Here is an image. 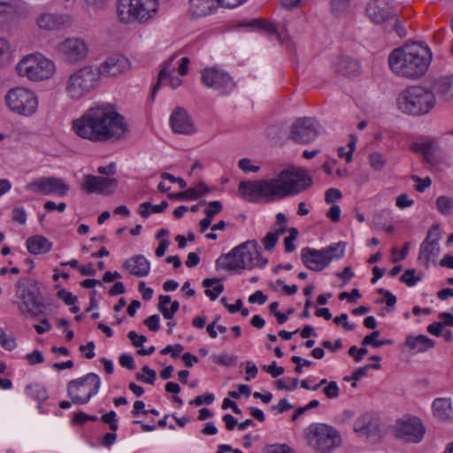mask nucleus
<instances>
[{
    "instance_id": "nucleus-25",
    "label": "nucleus",
    "mask_w": 453,
    "mask_h": 453,
    "mask_svg": "<svg viewBox=\"0 0 453 453\" xmlns=\"http://www.w3.org/2000/svg\"><path fill=\"white\" fill-rule=\"evenodd\" d=\"M123 268L136 277H144L149 274L150 264L142 255H136L123 263Z\"/></svg>"
},
{
    "instance_id": "nucleus-4",
    "label": "nucleus",
    "mask_w": 453,
    "mask_h": 453,
    "mask_svg": "<svg viewBox=\"0 0 453 453\" xmlns=\"http://www.w3.org/2000/svg\"><path fill=\"white\" fill-rule=\"evenodd\" d=\"M267 263L263 258L254 241L247 242L236 248L226 256H222L216 261L217 267L227 270L251 269L255 266H264Z\"/></svg>"
},
{
    "instance_id": "nucleus-49",
    "label": "nucleus",
    "mask_w": 453,
    "mask_h": 453,
    "mask_svg": "<svg viewBox=\"0 0 453 453\" xmlns=\"http://www.w3.org/2000/svg\"><path fill=\"white\" fill-rule=\"evenodd\" d=\"M211 359L213 363L218 365H222L226 366H231L235 364V357L229 356L227 354H222V355H213L211 356Z\"/></svg>"
},
{
    "instance_id": "nucleus-57",
    "label": "nucleus",
    "mask_w": 453,
    "mask_h": 453,
    "mask_svg": "<svg viewBox=\"0 0 453 453\" xmlns=\"http://www.w3.org/2000/svg\"><path fill=\"white\" fill-rule=\"evenodd\" d=\"M57 296L68 305H73L77 300L75 296H73L71 292L66 291L65 289L58 290Z\"/></svg>"
},
{
    "instance_id": "nucleus-45",
    "label": "nucleus",
    "mask_w": 453,
    "mask_h": 453,
    "mask_svg": "<svg viewBox=\"0 0 453 453\" xmlns=\"http://www.w3.org/2000/svg\"><path fill=\"white\" fill-rule=\"evenodd\" d=\"M0 345L2 348L9 351L17 347L15 338L7 335L2 327H0Z\"/></svg>"
},
{
    "instance_id": "nucleus-55",
    "label": "nucleus",
    "mask_w": 453,
    "mask_h": 453,
    "mask_svg": "<svg viewBox=\"0 0 453 453\" xmlns=\"http://www.w3.org/2000/svg\"><path fill=\"white\" fill-rule=\"evenodd\" d=\"M239 168L245 172H252L257 173L259 171L260 167L258 165H254L251 164V160L250 158H242L238 162Z\"/></svg>"
},
{
    "instance_id": "nucleus-5",
    "label": "nucleus",
    "mask_w": 453,
    "mask_h": 453,
    "mask_svg": "<svg viewBox=\"0 0 453 453\" xmlns=\"http://www.w3.org/2000/svg\"><path fill=\"white\" fill-rule=\"evenodd\" d=\"M99 72L91 65L73 71L65 80V92L72 101H79L99 86Z\"/></svg>"
},
{
    "instance_id": "nucleus-50",
    "label": "nucleus",
    "mask_w": 453,
    "mask_h": 453,
    "mask_svg": "<svg viewBox=\"0 0 453 453\" xmlns=\"http://www.w3.org/2000/svg\"><path fill=\"white\" fill-rule=\"evenodd\" d=\"M280 125H273L267 127L266 136L273 143H277L280 140Z\"/></svg>"
},
{
    "instance_id": "nucleus-44",
    "label": "nucleus",
    "mask_w": 453,
    "mask_h": 453,
    "mask_svg": "<svg viewBox=\"0 0 453 453\" xmlns=\"http://www.w3.org/2000/svg\"><path fill=\"white\" fill-rule=\"evenodd\" d=\"M371 167L375 171H381L386 165L384 156L379 152H372L369 156Z\"/></svg>"
},
{
    "instance_id": "nucleus-10",
    "label": "nucleus",
    "mask_w": 453,
    "mask_h": 453,
    "mask_svg": "<svg viewBox=\"0 0 453 453\" xmlns=\"http://www.w3.org/2000/svg\"><path fill=\"white\" fill-rule=\"evenodd\" d=\"M98 375L90 372L82 378L73 380L67 384V395L75 404H85L96 395L100 388Z\"/></svg>"
},
{
    "instance_id": "nucleus-15",
    "label": "nucleus",
    "mask_w": 453,
    "mask_h": 453,
    "mask_svg": "<svg viewBox=\"0 0 453 453\" xmlns=\"http://www.w3.org/2000/svg\"><path fill=\"white\" fill-rule=\"evenodd\" d=\"M201 81L204 86L218 90L222 95H228L235 87V82L226 72L215 67L203 69Z\"/></svg>"
},
{
    "instance_id": "nucleus-56",
    "label": "nucleus",
    "mask_w": 453,
    "mask_h": 453,
    "mask_svg": "<svg viewBox=\"0 0 453 453\" xmlns=\"http://www.w3.org/2000/svg\"><path fill=\"white\" fill-rule=\"evenodd\" d=\"M412 180L415 181L417 183L416 185V190L418 192H423L425 191V189L428 187L431 186L432 184V180L430 178H425V179H421L420 177L417 176V175H413L411 177Z\"/></svg>"
},
{
    "instance_id": "nucleus-40",
    "label": "nucleus",
    "mask_w": 453,
    "mask_h": 453,
    "mask_svg": "<svg viewBox=\"0 0 453 453\" xmlns=\"http://www.w3.org/2000/svg\"><path fill=\"white\" fill-rule=\"evenodd\" d=\"M25 188L32 193L46 195V177H42L28 182Z\"/></svg>"
},
{
    "instance_id": "nucleus-29",
    "label": "nucleus",
    "mask_w": 453,
    "mask_h": 453,
    "mask_svg": "<svg viewBox=\"0 0 453 453\" xmlns=\"http://www.w3.org/2000/svg\"><path fill=\"white\" fill-rule=\"evenodd\" d=\"M209 191L208 187L203 182H199L196 187L189 188L185 191L179 192V193H170L168 194V197L170 199H175V200H196L202 196H203L205 193Z\"/></svg>"
},
{
    "instance_id": "nucleus-47",
    "label": "nucleus",
    "mask_w": 453,
    "mask_h": 453,
    "mask_svg": "<svg viewBox=\"0 0 453 453\" xmlns=\"http://www.w3.org/2000/svg\"><path fill=\"white\" fill-rule=\"evenodd\" d=\"M12 219L20 225L27 222V212L22 206L14 207L12 211Z\"/></svg>"
},
{
    "instance_id": "nucleus-23",
    "label": "nucleus",
    "mask_w": 453,
    "mask_h": 453,
    "mask_svg": "<svg viewBox=\"0 0 453 453\" xmlns=\"http://www.w3.org/2000/svg\"><path fill=\"white\" fill-rule=\"evenodd\" d=\"M434 98L441 101H449L453 98V79L450 76H442L435 79L429 89Z\"/></svg>"
},
{
    "instance_id": "nucleus-8",
    "label": "nucleus",
    "mask_w": 453,
    "mask_h": 453,
    "mask_svg": "<svg viewBox=\"0 0 453 453\" xmlns=\"http://www.w3.org/2000/svg\"><path fill=\"white\" fill-rule=\"evenodd\" d=\"M16 70L20 76L39 81L49 79L55 72V64L41 54H32L22 58Z\"/></svg>"
},
{
    "instance_id": "nucleus-11",
    "label": "nucleus",
    "mask_w": 453,
    "mask_h": 453,
    "mask_svg": "<svg viewBox=\"0 0 453 453\" xmlns=\"http://www.w3.org/2000/svg\"><path fill=\"white\" fill-rule=\"evenodd\" d=\"M5 100L12 111L25 117L34 115L38 107L37 96L23 88L11 89L6 94Z\"/></svg>"
},
{
    "instance_id": "nucleus-42",
    "label": "nucleus",
    "mask_w": 453,
    "mask_h": 453,
    "mask_svg": "<svg viewBox=\"0 0 453 453\" xmlns=\"http://www.w3.org/2000/svg\"><path fill=\"white\" fill-rule=\"evenodd\" d=\"M384 30L387 32H392L395 31L399 37H404L406 35V30L400 23L396 14L393 16L392 19L387 23V25L384 27Z\"/></svg>"
},
{
    "instance_id": "nucleus-63",
    "label": "nucleus",
    "mask_w": 453,
    "mask_h": 453,
    "mask_svg": "<svg viewBox=\"0 0 453 453\" xmlns=\"http://www.w3.org/2000/svg\"><path fill=\"white\" fill-rule=\"evenodd\" d=\"M409 251V243L406 242L403 246V248L401 250H398L396 248L392 249V253L394 255V258L392 261L394 263L403 260Z\"/></svg>"
},
{
    "instance_id": "nucleus-20",
    "label": "nucleus",
    "mask_w": 453,
    "mask_h": 453,
    "mask_svg": "<svg viewBox=\"0 0 453 453\" xmlns=\"http://www.w3.org/2000/svg\"><path fill=\"white\" fill-rule=\"evenodd\" d=\"M170 125L173 131L176 134H191L196 132L192 119L182 107H177L172 112Z\"/></svg>"
},
{
    "instance_id": "nucleus-35",
    "label": "nucleus",
    "mask_w": 453,
    "mask_h": 453,
    "mask_svg": "<svg viewBox=\"0 0 453 453\" xmlns=\"http://www.w3.org/2000/svg\"><path fill=\"white\" fill-rule=\"evenodd\" d=\"M203 286L206 288L204 291L205 295L211 300H215L224 290V287L219 282V280L215 278L203 280Z\"/></svg>"
},
{
    "instance_id": "nucleus-32",
    "label": "nucleus",
    "mask_w": 453,
    "mask_h": 453,
    "mask_svg": "<svg viewBox=\"0 0 453 453\" xmlns=\"http://www.w3.org/2000/svg\"><path fill=\"white\" fill-rule=\"evenodd\" d=\"M69 191V186L60 178L46 177V195L64 196Z\"/></svg>"
},
{
    "instance_id": "nucleus-34",
    "label": "nucleus",
    "mask_w": 453,
    "mask_h": 453,
    "mask_svg": "<svg viewBox=\"0 0 453 453\" xmlns=\"http://www.w3.org/2000/svg\"><path fill=\"white\" fill-rule=\"evenodd\" d=\"M453 326V315L451 313H441L440 320L430 324L427 332L434 336H441L446 326Z\"/></svg>"
},
{
    "instance_id": "nucleus-7",
    "label": "nucleus",
    "mask_w": 453,
    "mask_h": 453,
    "mask_svg": "<svg viewBox=\"0 0 453 453\" xmlns=\"http://www.w3.org/2000/svg\"><path fill=\"white\" fill-rule=\"evenodd\" d=\"M307 445L318 453H330L342 443L340 433L332 426L313 423L303 431Z\"/></svg>"
},
{
    "instance_id": "nucleus-19",
    "label": "nucleus",
    "mask_w": 453,
    "mask_h": 453,
    "mask_svg": "<svg viewBox=\"0 0 453 453\" xmlns=\"http://www.w3.org/2000/svg\"><path fill=\"white\" fill-rule=\"evenodd\" d=\"M117 184L118 180L115 178L86 174L83 177V181L81 185V188L87 194H109L114 190V188L117 187Z\"/></svg>"
},
{
    "instance_id": "nucleus-31",
    "label": "nucleus",
    "mask_w": 453,
    "mask_h": 453,
    "mask_svg": "<svg viewBox=\"0 0 453 453\" xmlns=\"http://www.w3.org/2000/svg\"><path fill=\"white\" fill-rule=\"evenodd\" d=\"M276 219L277 228L274 231L268 232L263 238V244L266 250H273L278 242L279 236L283 234V213H278Z\"/></svg>"
},
{
    "instance_id": "nucleus-37",
    "label": "nucleus",
    "mask_w": 453,
    "mask_h": 453,
    "mask_svg": "<svg viewBox=\"0 0 453 453\" xmlns=\"http://www.w3.org/2000/svg\"><path fill=\"white\" fill-rule=\"evenodd\" d=\"M434 414L441 419H446L450 411V402L445 398H438L433 403Z\"/></svg>"
},
{
    "instance_id": "nucleus-46",
    "label": "nucleus",
    "mask_w": 453,
    "mask_h": 453,
    "mask_svg": "<svg viewBox=\"0 0 453 453\" xmlns=\"http://www.w3.org/2000/svg\"><path fill=\"white\" fill-rule=\"evenodd\" d=\"M288 232L289 235L285 238V252H292L296 250V246L293 242L299 234V232L296 227L289 228Z\"/></svg>"
},
{
    "instance_id": "nucleus-12",
    "label": "nucleus",
    "mask_w": 453,
    "mask_h": 453,
    "mask_svg": "<svg viewBox=\"0 0 453 453\" xmlns=\"http://www.w3.org/2000/svg\"><path fill=\"white\" fill-rule=\"evenodd\" d=\"M319 128V124L314 118H298L289 127L288 139L298 144H308L317 139Z\"/></svg>"
},
{
    "instance_id": "nucleus-16",
    "label": "nucleus",
    "mask_w": 453,
    "mask_h": 453,
    "mask_svg": "<svg viewBox=\"0 0 453 453\" xmlns=\"http://www.w3.org/2000/svg\"><path fill=\"white\" fill-rule=\"evenodd\" d=\"M440 239L439 227L433 226L420 245L418 261L426 269L430 262L434 261L440 253Z\"/></svg>"
},
{
    "instance_id": "nucleus-61",
    "label": "nucleus",
    "mask_w": 453,
    "mask_h": 453,
    "mask_svg": "<svg viewBox=\"0 0 453 453\" xmlns=\"http://www.w3.org/2000/svg\"><path fill=\"white\" fill-rule=\"evenodd\" d=\"M341 198L342 193L337 188H331L326 191L325 201L328 204L333 203L334 200H339Z\"/></svg>"
},
{
    "instance_id": "nucleus-14",
    "label": "nucleus",
    "mask_w": 453,
    "mask_h": 453,
    "mask_svg": "<svg viewBox=\"0 0 453 453\" xmlns=\"http://www.w3.org/2000/svg\"><path fill=\"white\" fill-rule=\"evenodd\" d=\"M312 185L305 169L293 165L285 168V196L297 195Z\"/></svg>"
},
{
    "instance_id": "nucleus-53",
    "label": "nucleus",
    "mask_w": 453,
    "mask_h": 453,
    "mask_svg": "<svg viewBox=\"0 0 453 453\" xmlns=\"http://www.w3.org/2000/svg\"><path fill=\"white\" fill-rule=\"evenodd\" d=\"M380 367H381L380 364H378V363H374L372 365H366L363 367H359L352 374L353 380H358L360 378L365 376L367 373V371L369 369L379 370V369H380Z\"/></svg>"
},
{
    "instance_id": "nucleus-30",
    "label": "nucleus",
    "mask_w": 453,
    "mask_h": 453,
    "mask_svg": "<svg viewBox=\"0 0 453 453\" xmlns=\"http://www.w3.org/2000/svg\"><path fill=\"white\" fill-rule=\"evenodd\" d=\"M27 248L31 254H42L51 249V243L43 236L35 235L27 240Z\"/></svg>"
},
{
    "instance_id": "nucleus-18",
    "label": "nucleus",
    "mask_w": 453,
    "mask_h": 453,
    "mask_svg": "<svg viewBox=\"0 0 453 453\" xmlns=\"http://www.w3.org/2000/svg\"><path fill=\"white\" fill-rule=\"evenodd\" d=\"M425 427L418 418H410L398 424L396 436L406 442H419L425 434Z\"/></svg>"
},
{
    "instance_id": "nucleus-33",
    "label": "nucleus",
    "mask_w": 453,
    "mask_h": 453,
    "mask_svg": "<svg viewBox=\"0 0 453 453\" xmlns=\"http://www.w3.org/2000/svg\"><path fill=\"white\" fill-rule=\"evenodd\" d=\"M242 26L250 27H254V28H257V29L264 30L269 35H276V37L279 40H280V34L279 33L278 28H277L275 23L271 21V20L264 19L262 18H258V19H252V20L243 24Z\"/></svg>"
},
{
    "instance_id": "nucleus-13",
    "label": "nucleus",
    "mask_w": 453,
    "mask_h": 453,
    "mask_svg": "<svg viewBox=\"0 0 453 453\" xmlns=\"http://www.w3.org/2000/svg\"><path fill=\"white\" fill-rule=\"evenodd\" d=\"M55 51L65 62L77 64L86 59L88 47L81 38L68 37L55 46Z\"/></svg>"
},
{
    "instance_id": "nucleus-59",
    "label": "nucleus",
    "mask_w": 453,
    "mask_h": 453,
    "mask_svg": "<svg viewBox=\"0 0 453 453\" xmlns=\"http://www.w3.org/2000/svg\"><path fill=\"white\" fill-rule=\"evenodd\" d=\"M119 361V364L121 366H123L128 370L133 371L135 369L134 358L129 354L125 353V354L120 355Z\"/></svg>"
},
{
    "instance_id": "nucleus-28",
    "label": "nucleus",
    "mask_w": 453,
    "mask_h": 453,
    "mask_svg": "<svg viewBox=\"0 0 453 453\" xmlns=\"http://www.w3.org/2000/svg\"><path fill=\"white\" fill-rule=\"evenodd\" d=\"M219 5L218 0H189L188 12L192 17L201 18L211 14Z\"/></svg>"
},
{
    "instance_id": "nucleus-3",
    "label": "nucleus",
    "mask_w": 453,
    "mask_h": 453,
    "mask_svg": "<svg viewBox=\"0 0 453 453\" xmlns=\"http://www.w3.org/2000/svg\"><path fill=\"white\" fill-rule=\"evenodd\" d=\"M239 195L248 202H271L283 197V171L271 180H245L239 184Z\"/></svg>"
},
{
    "instance_id": "nucleus-52",
    "label": "nucleus",
    "mask_w": 453,
    "mask_h": 453,
    "mask_svg": "<svg viewBox=\"0 0 453 453\" xmlns=\"http://www.w3.org/2000/svg\"><path fill=\"white\" fill-rule=\"evenodd\" d=\"M116 416H117L116 412L114 411H111L101 417V420L104 424L109 425L110 429L114 432L117 431L119 428L118 424H117L118 420L116 418Z\"/></svg>"
},
{
    "instance_id": "nucleus-58",
    "label": "nucleus",
    "mask_w": 453,
    "mask_h": 453,
    "mask_svg": "<svg viewBox=\"0 0 453 453\" xmlns=\"http://www.w3.org/2000/svg\"><path fill=\"white\" fill-rule=\"evenodd\" d=\"M214 400L213 394L208 393L203 395H198L194 400L189 402V404H194L196 406L202 405L203 403L211 404Z\"/></svg>"
},
{
    "instance_id": "nucleus-36",
    "label": "nucleus",
    "mask_w": 453,
    "mask_h": 453,
    "mask_svg": "<svg viewBox=\"0 0 453 453\" xmlns=\"http://www.w3.org/2000/svg\"><path fill=\"white\" fill-rule=\"evenodd\" d=\"M22 301L27 309V311H31L35 308L44 307L42 304V298L34 291L27 290L23 295Z\"/></svg>"
},
{
    "instance_id": "nucleus-43",
    "label": "nucleus",
    "mask_w": 453,
    "mask_h": 453,
    "mask_svg": "<svg viewBox=\"0 0 453 453\" xmlns=\"http://www.w3.org/2000/svg\"><path fill=\"white\" fill-rule=\"evenodd\" d=\"M421 278V274H416L415 269H408L402 274L400 280L405 283L408 287H412L419 281Z\"/></svg>"
},
{
    "instance_id": "nucleus-51",
    "label": "nucleus",
    "mask_w": 453,
    "mask_h": 453,
    "mask_svg": "<svg viewBox=\"0 0 453 453\" xmlns=\"http://www.w3.org/2000/svg\"><path fill=\"white\" fill-rule=\"evenodd\" d=\"M323 393L329 399H335L339 396L340 388L336 383V381H330L327 385L323 388Z\"/></svg>"
},
{
    "instance_id": "nucleus-9",
    "label": "nucleus",
    "mask_w": 453,
    "mask_h": 453,
    "mask_svg": "<svg viewBox=\"0 0 453 453\" xmlns=\"http://www.w3.org/2000/svg\"><path fill=\"white\" fill-rule=\"evenodd\" d=\"M344 252L345 245L338 242L319 250L306 247L302 250L301 257L307 268L319 272L326 268L332 260L342 258Z\"/></svg>"
},
{
    "instance_id": "nucleus-62",
    "label": "nucleus",
    "mask_w": 453,
    "mask_h": 453,
    "mask_svg": "<svg viewBox=\"0 0 453 453\" xmlns=\"http://www.w3.org/2000/svg\"><path fill=\"white\" fill-rule=\"evenodd\" d=\"M396 206L400 209L410 207L414 203V201L409 197L405 193L401 194L396 198Z\"/></svg>"
},
{
    "instance_id": "nucleus-54",
    "label": "nucleus",
    "mask_w": 453,
    "mask_h": 453,
    "mask_svg": "<svg viewBox=\"0 0 453 453\" xmlns=\"http://www.w3.org/2000/svg\"><path fill=\"white\" fill-rule=\"evenodd\" d=\"M361 297V295L358 291V289L354 288L350 293L348 292H342L339 295V299L343 301L346 300L350 303H355Z\"/></svg>"
},
{
    "instance_id": "nucleus-38",
    "label": "nucleus",
    "mask_w": 453,
    "mask_h": 453,
    "mask_svg": "<svg viewBox=\"0 0 453 453\" xmlns=\"http://www.w3.org/2000/svg\"><path fill=\"white\" fill-rule=\"evenodd\" d=\"M436 207L438 211L444 216H449L453 211V199L441 196L436 199Z\"/></svg>"
},
{
    "instance_id": "nucleus-21",
    "label": "nucleus",
    "mask_w": 453,
    "mask_h": 453,
    "mask_svg": "<svg viewBox=\"0 0 453 453\" xmlns=\"http://www.w3.org/2000/svg\"><path fill=\"white\" fill-rule=\"evenodd\" d=\"M176 57L172 56L163 65L158 74V81L153 88L152 96H154L156 90L159 88L161 83L166 82L172 88H177L181 84V80L179 77H173L172 73L176 69L174 63Z\"/></svg>"
},
{
    "instance_id": "nucleus-17",
    "label": "nucleus",
    "mask_w": 453,
    "mask_h": 453,
    "mask_svg": "<svg viewBox=\"0 0 453 453\" xmlns=\"http://www.w3.org/2000/svg\"><path fill=\"white\" fill-rule=\"evenodd\" d=\"M366 13L373 23L383 28L395 15L391 0H372L366 7Z\"/></svg>"
},
{
    "instance_id": "nucleus-22",
    "label": "nucleus",
    "mask_w": 453,
    "mask_h": 453,
    "mask_svg": "<svg viewBox=\"0 0 453 453\" xmlns=\"http://www.w3.org/2000/svg\"><path fill=\"white\" fill-rule=\"evenodd\" d=\"M129 66L128 60L120 56H112L100 65L96 70L99 72V78L104 76H117L122 73Z\"/></svg>"
},
{
    "instance_id": "nucleus-48",
    "label": "nucleus",
    "mask_w": 453,
    "mask_h": 453,
    "mask_svg": "<svg viewBox=\"0 0 453 453\" xmlns=\"http://www.w3.org/2000/svg\"><path fill=\"white\" fill-rule=\"evenodd\" d=\"M222 211V203L219 201H213L208 203V206L204 210L205 216L213 219L215 215L219 214Z\"/></svg>"
},
{
    "instance_id": "nucleus-60",
    "label": "nucleus",
    "mask_w": 453,
    "mask_h": 453,
    "mask_svg": "<svg viewBox=\"0 0 453 453\" xmlns=\"http://www.w3.org/2000/svg\"><path fill=\"white\" fill-rule=\"evenodd\" d=\"M97 420L96 416L88 415L82 411L76 413L73 418V422L75 424L82 425L87 421Z\"/></svg>"
},
{
    "instance_id": "nucleus-6",
    "label": "nucleus",
    "mask_w": 453,
    "mask_h": 453,
    "mask_svg": "<svg viewBox=\"0 0 453 453\" xmlns=\"http://www.w3.org/2000/svg\"><path fill=\"white\" fill-rule=\"evenodd\" d=\"M436 100L433 92L420 86L404 89L397 98L398 109L403 112L419 116L426 114L434 106Z\"/></svg>"
},
{
    "instance_id": "nucleus-26",
    "label": "nucleus",
    "mask_w": 453,
    "mask_h": 453,
    "mask_svg": "<svg viewBox=\"0 0 453 453\" xmlns=\"http://www.w3.org/2000/svg\"><path fill=\"white\" fill-rule=\"evenodd\" d=\"M334 71L344 76H356L360 73L357 60L349 56H340L333 63Z\"/></svg>"
},
{
    "instance_id": "nucleus-39",
    "label": "nucleus",
    "mask_w": 453,
    "mask_h": 453,
    "mask_svg": "<svg viewBox=\"0 0 453 453\" xmlns=\"http://www.w3.org/2000/svg\"><path fill=\"white\" fill-rule=\"evenodd\" d=\"M350 5V0H331V12L334 15L341 17L347 13Z\"/></svg>"
},
{
    "instance_id": "nucleus-2",
    "label": "nucleus",
    "mask_w": 453,
    "mask_h": 453,
    "mask_svg": "<svg viewBox=\"0 0 453 453\" xmlns=\"http://www.w3.org/2000/svg\"><path fill=\"white\" fill-rule=\"evenodd\" d=\"M431 59L428 47L413 42L393 50L388 56V65L396 76L416 80L426 73Z\"/></svg>"
},
{
    "instance_id": "nucleus-27",
    "label": "nucleus",
    "mask_w": 453,
    "mask_h": 453,
    "mask_svg": "<svg viewBox=\"0 0 453 453\" xmlns=\"http://www.w3.org/2000/svg\"><path fill=\"white\" fill-rule=\"evenodd\" d=\"M434 344V340L423 334L418 336L408 335L404 342V346L412 353L425 352L433 349Z\"/></svg>"
},
{
    "instance_id": "nucleus-24",
    "label": "nucleus",
    "mask_w": 453,
    "mask_h": 453,
    "mask_svg": "<svg viewBox=\"0 0 453 453\" xmlns=\"http://www.w3.org/2000/svg\"><path fill=\"white\" fill-rule=\"evenodd\" d=\"M70 24L68 16L53 13L41 14L37 19V25L44 30H59Z\"/></svg>"
},
{
    "instance_id": "nucleus-41",
    "label": "nucleus",
    "mask_w": 453,
    "mask_h": 453,
    "mask_svg": "<svg viewBox=\"0 0 453 453\" xmlns=\"http://www.w3.org/2000/svg\"><path fill=\"white\" fill-rule=\"evenodd\" d=\"M25 188L32 193L46 195V177H42L28 182Z\"/></svg>"
},
{
    "instance_id": "nucleus-1",
    "label": "nucleus",
    "mask_w": 453,
    "mask_h": 453,
    "mask_svg": "<svg viewBox=\"0 0 453 453\" xmlns=\"http://www.w3.org/2000/svg\"><path fill=\"white\" fill-rule=\"evenodd\" d=\"M76 134L91 142H104L121 139L127 130L125 119L106 104L89 108L73 121Z\"/></svg>"
},
{
    "instance_id": "nucleus-64",
    "label": "nucleus",
    "mask_w": 453,
    "mask_h": 453,
    "mask_svg": "<svg viewBox=\"0 0 453 453\" xmlns=\"http://www.w3.org/2000/svg\"><path fill=\"white\" fill-rule=\"evenodd\" d=\"M127 337L132 342V344L135 347L142 346L147 341L146 336L139 335L134 331H130L127 334Z\"/></svg>"
}]
</instances>
